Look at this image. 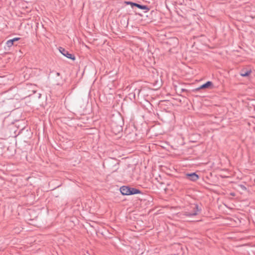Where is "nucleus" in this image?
<instances>
[{
    "mask_svg": "<svg viewBox=\"0 0 255 255\" xmlns=\"http://www.w3.org/2000/svg\"><path fill=\"white\" fill-rule=\"evenodd\" d=\"M20 39V38H19V37H15V38L11 39V40H12V42L14 43V42L19 40Z\"/></svg>",
    "mask_w": 255,
    "mask_h": 255,
    "instance_id": "obj_12",
    "label": "nucleus"
},
{
    "mask_svg": "<svg viewBox=\"0 0 255 255\" xmlns=\"http://www.w3.org/2000/svg\"><path fill=\"white\" fill-rule=\"evenodd\" d=\"M186 176L188 179L192 181H195L199 179L198 175L195 172L186 174Z\"/></svg>",
    "mask_w": 255,
    "mask_h": 255,
    "instance_id": "obj_6",
    "label": "nucleus"
},
{
    "mask_svg": "<svg viewBox=\"0 0 255 255\" xmlns=\"http://www.w3.org/2000/svg\"><path fill=\"white\" fill-rule=\"evenodd\" d=\"M56 79L55 80V84L57 85H60L62 84V77L60 76V74L59 72H56Z\"/></svg>",
    "mask_w": 255,
    "mask_h": 255,
    "instance_id": "obj_8",
    "label": "nucleus"
},
{
    "mask_svg": "<svg viewBox=\"0 0 255 255\" xmlns=\"http://www.w3.org/2000/svg\"><path fill=\"white\" fill-rule=\"evenodd\" d=\"M230 195L231 196H235V193H234V192H232V193H230Z\"/></svg>",
    "mask_w": 255,
    "mask_h": 255,
    "instance_id": "obj_14",
    "label": "nucleus"
},
{
    "mask_svg": "<svg viewBox=\"0 0 255 255\" xmlns=\"http://www.w3.org/2000/svg\"><path fill=\"white\" fill-rule=\"evenodd\" d=\"M60 52L67 58L71 59L72 60H75V56L74 54L70 53L68 51L62 47H59Z\"/></svg>",
    "mask_w": 255,
    "mask_h": 255,
    "instance_id": "obj_4",
    "label": "nucleus"
},
{
    "mask_svg": "<svg viewBox=\"0 0 255 255\" xmlns=\"http://www.w3.org/2000/svg\"><path fill=\"white\" fill-rule=\"evenodd\" d=\"M214 87L213 84L211 81H207L205 84L201 85L200 87L195 89L194 91H199L201 89H212Z\"/></svg>",
    "mask_w": 255,
    "mask_h": 255,
    "instance_id": "obj_5",
    "label": "nucleus"
},
{
    "mask_svg": "<svg viewBox=\"0 0 255 255\" xmlns=\"http://www.w3.org/2000/svg\"><path fill=\"white\" fill-rule=\"evenodd\" d=\"M252 72V71L251 69H247L244 68L241 70L240 74L241 76L245 77L249 76Z\"/></svg>",
    "mask_w": 255,
    "mask_h": 255,
    "instance_id": "obj_7",
    "label": "nucleus"
},
{
    "mask_svg": "<svg viewBox=\"0 0 255 255\" xmlns=\"http://www.w3.org/2000/svg\"><path fill=\"white\" fill-rule=\"evenodd\" d=\"M32 92H33V93H35L36 92V91H35V90H32Z\"/></svg>",
    "mask_w": 255,
    "mask_h": 255,
    "instance_id": "obj_15",
    "label": "nucleus"
},
{
    "mask_svg": "<svg viewBox=\"0 0 255 255\" xmlns=\"http://www.w3.org/2000/svg\"><path fill=\"white\" fill-rule=\"evenodd\" d=\"M191 210L185 211L181 214L186 217H192L198 215L201 211V208L197 204H194L190 206Z\"/></svg>",
    "mask_w": 255,
    "mask_h": 255,
    "instance_id": "obj_2",
    "label": "nucleus"
},
{
    "mask_svg": "<svg viewBox=\"0 0 255 255\" xmlns=\"http://www.w3.org/2000/svg\"><path fill=\"white\" fill-rule=\"evenodd\" d=\"M136 5H135L136 7L141 9H142V10H144L145 12L148 11L150 9L149 8L147 5H142V4H138L137 3H136Z\"/></svg>",
    "mask_w": 255,
    "mask_h": 255,
    "instance_id": "obj_9",
    "label": "nucleus"
},
{
    "mask_svg": "<svg viewBox=\"0 0 255 255\" xmlns=\"http://www.w3.org/2000/svg\"><path fill=\"white\" fill-rule=\"evenodd\" d=\"M122 123V122L121 121V119H119V123L117 124L115 121L114 120L112 121L111 124V127L112 129V131L113 133H114L116 134H118L121 131H122L123 130V127L121 125Z\"/></svg>",
    "mask_w": 255,
    "mask_h": 255,
    "instance_id": "obj_3",
    "label": "nucleus"
},
{
    "mask_svg": "<svg viewBox=\"0 0 255 255\" xmlns=\"http://www.w3.org/2000/svg\"><path fill=\"white\" fill-rule=\"evenodd\" d=\"M125 3L127 5H130L132 8L135 7L136 3L130 1H126Z\"/></svg>",
    "mask_w": 255,
    "mask_h": 255,
    "instance_id": "obj_10",
    "label": "nucleus"
},
{
    "mask_svg": "<svg viewBox=\"0 0 255 255\" xmlns=\"http://www.w3.org/2000/svg\"><path fill=\"white\" fill-rule=\"evenodd\" d=\"M120 190L121 193L123 195H130L142 193L140 190L128 186H123L121 187Z\"/></svg>",
    "mask_w": 255,
    "mask_h": 255,
    "instance_id": "obj_1",
    "label": "nucleus"
},
{
    "mask_svg": "<svg viewBox=\"0 0 255 255\" xmlns=\"http://www.w3.org/2000/svg\"><path fill=\"white\" fill-rule=\"evenodd\" d=\"M6 44L7 47H10L13 45L14 43L12 42V40L9 39L7 41Z\"/></svg>",
    "mask_w": 255,
    "mask_h": 255,
    "instance_id": "obj_11",
    "label": "nucleus"
},
{
    "mask_svg": "<svg viewBox=\"0 0 255 255\" xmlns=\"http://www.w3.org/2000/svg\"><path fill=\"white\" fill-rule=\"evenodd\" d=\"M240 186L243 190H246L247 189V188L245 187V186L243 185H240Z\"/></svg>",
    "mask_w": 255,
    "mask_h": 255,
    "instance_id": "obj_13",
    "label": "nucleus"
}]
</instances>
